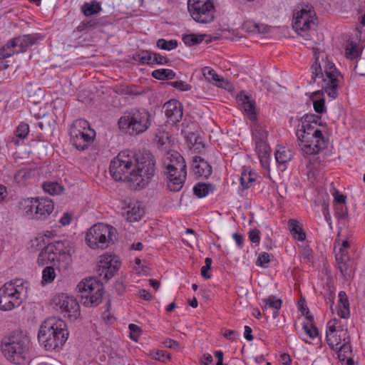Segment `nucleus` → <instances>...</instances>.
<instances>
[{"mask_svg":"<svg viewBox=\"0 0 365 365\" xmlns=\"http://www.w3.org/2000/svg\"><path fill=\"white\" fill-rule=\"evenodd\" d=\"M71 244L68 240H58L49 243L39 253L38 264L44 266L48 263L53 266H46L42 272V283L52 282L56 277L54 266L61 270H66L71 264Z\"/></svg>","mask_w":365,"mask_h":365,"instance_id":"f257e3e1","label":"nucleus"},{"mask_svg":"<svg viewBox=\"0 0 365 365\" xmlns=\"http://www.w3.org/2000/svg\"><path fill=\"white\" fill-rule=\"evenodd\" d=\"M68 336L66 322L56 317L46 319L38 333V342L46 351H58L65 344Z\"/></svg>","mask_w":365,"mask_h":365,"instance_id":"f03ea898","label":"nucleus"},{"mask_svg":"<svg viewBox=\"0 0 365 365\" xmlns=\"http://www.w3.org/2000/svg\"><path fill=\"white\" fill-rule=\"evenodd\" d=\"M29 338L24 331L15 330L1 340V351L11 362L21 365L29 358Z\"/></svg>","mask_w":365,"mask_h":365,"instance_id":"7ed1b4c3","label":"nucleus"},{"mask_svg":"<svg viewBox=\"0 0 365 365\" xmlns=\"http://www.w3.org/2000/svg\"><path fill=\"white\" fill-rule=\"evenodd\" d=\"M133 168L130 178L135 189L143 188L155 174V159L148 151H139L133 156Z\"/></svg>","mask_w":365,"mask_h":365,"instance_id":"20e7f679","label":"nucleus"},{"mask_svg":"<svg viewBox=\"0 0 365 365\" xmlns=\"http://www.w3.org/2000/svg\"><path fill=\"white\" fill-rule=\"evenodd\" d=\"M313 52L315 56V61L311 66L312 78L309 83H314L317 78H323L324 84L322 88L329 97L335 98L338 95V76L340 75V73L333 63L327 62L324 66V73L319 61V49L313 48Z\"/></svg>","mask_w":365,"mask_h":365,"instance_id":"39448f33","label":"nucleus"},{"mask_svg":"<svg viewBox=\"0 0 365 365\" xmlns=\"http://www.w3.org/2000/svg\"><path fill=\"white\" fill-rule=\"evenodd\" d=\"M118 124L119 129L125 133L130 135H140L150 126V114L145 108H131L123 113Z\"/></svg>","mask_w":365,"mask_h":365,"instance_id":"423d86ee","label":"nucleus"},{"mask_svg":"<svg viewBox=\"0 0 365 365\" xmlns=\"http://www.w3.org/2000/svg\"><path fill=\"white\" fill-rule=\"evenodd\" d=\"M78 297L81 304L86 307H96L102 302L104 287L102 282L96 277L86 278L78 285Z\"/></svg>","mask_w":365,"mask_h":365,"instance_id":"0eeeda50","label":"nucleus"},{"mask_svg":"<svg viewBox=\"0 0 365 365\" xmlns=\"http://www.w3.org/2000/svg\"><path fill=\"white\" fill-rule=\"evenodd\" d=\"M116 230L113 227L103 223H97L90 227L86 235L87 245L93 250H104L114 243L113 237Z\"/></svg>","mask_w":365,"mask_h":365,"instance_id":"6e6552de","label":"nucleus"},{"mask_svg":"<svg viewBox=\"0 0 365 365\" xmlns=\"http://www.w3.org/2000/svg\"><path fill=\"white\" fill-rule=\"evenodd\" d=\"M69 134L71 143L78 150H86L96 136L95 130L84 119L76 120L71 126Z\"/></svg>","mask_w":365,"mask_h":365,"instance_id":"1a4fd4ad","label":"nucleus"},{"mask_svg":"<svg viewBox=\"0 0 365 365\" xmlns=\"http://www.w3.org/2000/svg\"><path fill=\"white\" fill-rule=\"evenodd\" d=\"M187 9L197 23L205 24L214 21L215 9L212 0H188Z\"/></svg>","mask_w":365,"mask_h":365,"instance_id":"9d476101","label":"nucleus"},{"mask_svg":"<svg viewBox=\"0 0 365 365\" xmlns=\"http://www.w3.org/2000/svg\"><path fill=\"white\" fill-rule=\"evenodd\" d=\"M316 13L313 8L306 6L299 11L294 12L292 19V27L300 36H310L316 26Z\"/></svg>","mask_w":365,"mask_h":365,"instance_id":"9b49d317","label":"nucleus"},{"mask_svg":"<svg viewBox=\"0 0 365 365\" xmlns=\"http://www.w3.org/2000/svg\"><path fill=\"white\" fill-rule=\"evenodd\" d=\"M133 157L125 156L119 153L110 164L109 171L110 175L115 181H125L132 183L130 178L133 174Z\"/></svg>","mask_w":365,"mask_h":365,"instance_id":"f8f14e48","label":"nucleus"},{"mask_svg":"<svg viewBox=\"0 0 365 365\" xmlns=\"http://www.w3.org/2000/svg\"><path fill=\"white\" fill-rule=\"evenodd\" d=\"M13 282L6 283L0 288V310L11 311L22 303L21 292Z\"/></svg>","mask_w":365,"mask_h":365,"instance_id":"ddd939ff","label":"nucleus"},{"mask_svg":"<svg viewBox=\"0 0 365 365\" xmlns=\"http://www.w3.org/2000/svg\"><path fill=\"white\" fill-rule=\"evenodd\" d=\"M299 147L306 155L317 154L321 150L327 147V141L322 131L315 129L312 136L304 137L302 139H298Z\"/></svg>","mask_w":365,"mask_h":365,"instance_id":"4468645a","label":"nucleus"},{"mask_svg":"<svg viewBox=\"0 0 365 365\" xmlns=\"http://www.w3.org/2000/svg\"><path fill=\"white\" fill-rule=\"evenodd\" d=\"M20 204L25 206L26 213H33L37 218L50 215L53 210V203L48 199H26L21 202Z\"/></svg>","mask_w":365,"mask_h":365,"instance_id":"2eb2a0df","label":"nucleus"},{"mask_svg":"<svg viewBox=\"0 0 365 365\" xmlns=\"http://www.w3.org/2000/svg\"><path fill=\"white\" fill-rule=\"evenodd\" d=\"M163 165L166 169L167 173L187 171L185 161L178 152L167 153L163 157Z\"/></svg>","mask_w":365,"mask_h":365,"instance_id":"dca6fc26","label":"nucleus"},{"mask_svg":"<svg viewBox=\"0 0 365 365\" xmlns=\"http://www.w3.org/2000/svg\"><path fill=\"white\" fill-rule=\"evenodd\" d=\"M301 128L296 132L297 139H302L304 137L312 136L315 126L320 125L322 118L315 114H306L300 119Z\"/></svg>","mask_w":365,"mask_h":365,"instance_id":"f3484780","label":"nucleus"},{"mask_svg":"<svg viewBox=\"0 0 365 365\" xmlns=\"http://www.w3.org/2000/svg\"><path fill=\"white\" fill-rule=\"evenodd\" d=\"M113 262V258L110 255L103 256L100 259L96 272L100 277L106 280L112 278L120 267V263L118 260Z\"/></svg>","mask_w":365,"mask_h":365,"instance_id":"a211bd4d","label":"nucleus"},{"mask_svg":"<svg viewBox=\"0 0 365 365\" xmlns=\"http://www.w3.org/2000/svg\"><path fill=\"white\" fill-rule=\"evenodd\" d=\"M43 36L40 34H31L20 35L11 40V46L18 48L19 52H26L27 48L33 46L38 40L42 39Z\"/></svg>","mask_w":365,"mask_h":365,"instance_id":"6ab92c4d","label":"nucleus"},{"mask_svg":"<svg viewBox=\"0 0 365 365\" xmlns=\"http://www.w3.org/2000/svg\"><path fill=\"white\" fill-rule=\"evenodd\" d=\"M163 108L165 115L173 123H177L182 120L183 110L182 105L180 101L171 99L164 104Z\"/></svg>","mask_w":365,"mask_h":365,"instance_id":"aec40b11","label":"nucleus"},{"mask_svg":"<svg viewBox=\"0 0 365 365\" xmlns=\"http://www.w3.org/2000/svg\"><path fill=\"white\" fill-rule=\"evenodd\" d=\"M236 100L248 115L250 120L252 122L257 121L255 101L252 98L251 96L247 95L244 91H241L237 95Z\"/></svg>","mask_w":365,"mask_h":365,"instance_id":"412c9836","label":"nucleus"},{"mask_svg":"<svg viewBox=\"0 0 365 365\" xmlns=\"http://www.w3.org/2000/svg\"><path fill=\"white\" fill-rule=\"evenodd\" d=\"M192 168L195 175L207 178L212 174V167L207 161L200 156H195L192 160Z\"/></svg>","mask_w":365,"mask_h":365,"instance_id":"4be33fe9","label":"nucleus"},{"mask_svg":"<svg viewBox=\"0 0 365 365\" xmlns=\"http://www.w3.org/2000/svg\"><path fill=\"white\" fill-rule=\"evenodd\" d=\"M168 187L170 191H180L185 182L187 171L174 173H167Z\"/></svg>","mask_w":365,"mask_h":365,"instance_id":"5701e85b","label":"nucleus"},{"mask_svg":"<svg viewBox=\"0 0 365 365\" xmlns=\"http://www.w3.org/2000/svg\"><path fill=\"white\" fill-rule=\"evenodd\" d=\"M256 152L258 155L260 163L265 170L269 169V158L271 149L266 141H259L255 143Z\"/></svg>","mask_w":365,"mask_h":365,"instance_id":"b1692460","label":"nucleus"},{"mask_svg":"<svg viewBox=\"0 0 365 365\" xmlns=\"http://www.w3.org/2000/svg\"><path fill=\"white\" fill-rule=\"evenodd\" d=\"M327 341L329 347L333 350H336L341 345V342L349 340V335L346 329H340L337 332L332 335L327 334Z\"/></svg>","mask_w":365,"mask_h":365,"instance_id":"393cba45","label":"nucleus"},{"mask_svg":"<svg viewBox=\"0 0 365 365\" xmlns=\"http://www.w3.org/2000/svg\"><path fill=\"white\" fill-rule=\"evenodd\" d=\"M339 310L338 315L343 319H346L349 315V303L348 297L345 292L341 291L339 293Z\"/></svg>","mask_w":365,"mask_h":365,"instance_id":"a878e982","label":"nucleus"},{"mask_svg":"<svg viewBox=\"0 0 365 365\" xmlns=\"http://www.w3.org/2000/svg\"><path fill=\"white\" fill-rule=\"evenodd\" d=\"M65 309L62 311L66 313L68 317H73L76 319L80 315V307L78 302L73 297L68 298V301L66 302Z\"/></svg>","mask_w":365,"mask_h":365,"instance_id":"bb28decb","label":"nucleus"},{"mask_svg":"<svg viewBox=\"0 0 365 365\" xmlns=\"http://www.w3.org/2000/svg\"><path fill=\"white\" fill-rule=\"evenodd\" d=\"M154 53L148 50H142L133 56V59L140 64L153 65Z\"/></svg>","mask_w":365,"mask_h":365,"instance_id":"cd10ccee","label":"nucleus"},{"mask_svg":"<svg viewBox=\"0 0 365 365\" xmlns=\"http://www.w3.org/2000/svg\"><path fill=\"white\" fill-rule=\"evenodd\" d=\"M29 125L26 123H21L16 130L15 137H13L11 140L9 141L8 145H18L19 144V140L16 138H20L21 140L24 139L29 134Z\"/></svg>","mask_w":365,"mask_h":365,"instance_id":"c85d7f7f","label":"nucleus"},{"mask_svg":"<svg viewBox=\"0 0 365 365\" xmlns=\"http://www.w3.org/2000/svg\"><path fill=\"white\" fill-rule=\"evenodd\" d=\"M289 230L294 238L299 241H304L306 239V234L302 227L299 225V222L294 219L288 221Z\"/></svg>","mask_w":365,"mask_h":365,"instance_id":"c756f323","label":"nucleus"},{"mask_svg":"<svg viewBox=\"0 0 365 365\" xmlns=\"http://www.w3.org/2000/svg\"><path fill=\"white\" fill-rule=\"evenodd\" d=\"M293 158V153L290 150L283 146L278 145L275 151V159L279 164H285Z\"/></svg>","mask_w":365,"mask_h":365,"instance_id":"7c9ffc66","label":"nucleus"},{"mask_svg":"<svg viewBox=\"0 0 365 365\" xmlns=\"http://www.w3.org/2000/svg\"><path fill=\"white\" fill-rule=\"evenodd\" d=\"M143 215V208L141 207L139 204H134L133 207H128V210L125 213V217L128 221L135 222L140 220Z\"/></svg>","mask_w":365,"mask_h":365,"instance_id":"2f4dec72","label":"nucleus"},{"mask_svg":"<svg viewBox=\"0 0 365 365\" xmlns=\"http://www.w3.org/2000/svg\"><path fill=\"white\" fill-rule=\"evenodd\" d=\"M214 187L211 183L198 182L193 187L194 194L199 198H202L212 192Z\"/></svg>","mask_w":365,"mask_h":365,"instance_id":"473e14b6","label":"nucleus"},{"mask_svg":"<svg viewBox=\"0 0 365 365\" xmlns=\"http://www.w3.org/2000/svg\"><path fill=\"white\" fill-rule=\"evenodd\" d=\"M151 75L155 79L160 81H168L175 78L176 74L172 69L160 68L154 70Z\"/></svg>","mask_w":365,"mask_h":365,"instance_id":"72a5a7b5","label":"nucleus"},{"mask_svg":"<svg viewBox=\"0 0 365 365\" xmlns=\"http://www.w3.org/2000/svg\"><path fill=\"white\" fill-rule=\"evenodd\" d=\"M81 10L85 16H88L100 12L101 7L98 1H92L91 3H85L81 6Z\"/></svg>","mask_w":365,"mask_h":365,"instance_id":"f704fd0d","label":"nucleus"},{"mask_svg":"<svg viewBox=\"0 0 365 365\" xmlns=\"http://www.w3.org/2000/svg\"><path fill=\"white\" fill-rule=\"evenodd\" d=\"M202 73L204 76L209 79V80H213L216 82L219 83V86L223 87L224 85L222 83H226V84H229L230 83L227 81H225V79L222 77H220L219 75H217L215 71L210 68V67H205L202 69Z\"/></svg>","mask_w":365,"mask_h":365,"instance_id":"c9c22d12","label":"nucleus"},{"mask_svg":"<svg viewBox=\"0 0 365 365\" xmlns=\"http://www.w3.org/2000/svg\"><path fill=\"white\" fill-rule=\"evenodd\" d=\"M43 189L50 195L61 194L64 190L63 187L57 182H45L43 184Z\"/></svg>","mask_w":365,"mask_h":365,"instance_id":"e433bc0d","label":"nucleus"},{"mask_svg":"<svg viewBox=\"0 0 365 365\" xmlns=\"http://www.w3.org/2000/svg\"><path fill=\"white\" fill-rule=\"evenodd\" d=\"M282 300L277 299L274 296H269V297L263 299L262 310L267 311L268 308H273L274 309H279L282 307Z\"/></svg>","mask_w":365,"mask_h":365,"instance_id":"4c0bfd02","label":"nucleus"},{"mask_svg":"<svg viewBox=\"0 0 365 365\" xmlns=\"http://www.w3.org/2000/svg\"><path fill=\"white\" fill-rule=\"evenodd\" d=\"M254 123L252 135L255 138V143H259V141H266L267 132L261 125H259L257 121Z\"/></svg>","mask_w":365,"mask_h":365,"instance_id":"58836bf2","label":"nucleus"},{"mask_svg":"<svg viewBox=\"0 0 365 365\" xmlns=\"http://www.w3.org/2000/svg\"><path fill=\"white\" fill-rule=\"evenodd\" d=\"M337 351L338 358L340 361H345L348 356H351V346L349 340L339 346Z\"/></svg>","mask_w":365,"mask_h":365,"instance_id":"ea45409f","label":"nucleus"},{"mask_svg":"<svg viewBox=\"0 0 365 365\" xmlns=\"http://www.w3.org/2000/svg\"><path fill=\"white\" fill-rule=\"evenodd\" d=\"M157 46L163 50L171 51L178 46V41L176 40L167 41L164 38H160L157 41Z\"/></svg>","mask_w":365,"mask_h":365,"instance_id":"a19ab883","label":"nucleus"},{"mask_svg":"<svg viewBox=\"0 0 365 365\" xmlns=\"http://www.w3.org/2000/svg\"><path fill=\"white\" fill-rule=\"evenodd\" d=\"M205 35L187 34L182 37V40L186 45L191 46L201 43Z\"/></svg>","mask_w":365,"mask_h":365,"instance_id":"79ce46f5","label":"nucleus"},{"mask_svg":"<svg viewBox=\"0 0 365 365\" xmlns=\"http://www.w3.org/2000/svg\"><path fill=\"white\" fill-rule=\"evenodd\" d=\"M68 298L69 297L66 294L61 293L53 297V302L55 306L58 307L60 309L63 311L66 304V302L68 301Z\"/></svg>","mask_w":365,"mask_h":365,"instance_id":"37998d69","label":"nucleus"},{"mask_svg":"<svg viewBox=\"0 0 365 365\" xmlns=\"http://www.w3.org/2000/svg\"><path fill=\"white\" fill-rule=\"evenodd\" d=\"M359 50L358 48V46L356 43L351 41L349 43L346 48V54L348 58H357L359 55Z\"/></svg>","mask_w":365,"mask_h":365,"instance_id":"c03bdc74","label":"nucleus"},{"mask_svg":"<svg viewBox=\"0 0 365 365\" xmlns=\"http://www.w3.org/2000/svg\"><path fill=\"white\" fill-rule=\"evenodd\" d=\"M150 356L152 359L159 360L163 363H165L170 358V354L163 350L153 351L150 352Z\"/></svg>","mask_w":365,"mask_h":365,"instance_id":"a18cd8bd","label":"nucleus"},{"mask_svg":"<svg viewBox=\"0 0 365 365\" xmlns=\"http://www.w3.org/2000/svg\"><path fill=\"white\" fill-rule=\"evenodd\" d=\"M240 180L242 188L247 189L250 187V184L255 181V178L251 176L250 173L242 172Z\"/></svg>","mask_w":365,"mask_h":365,"instance_id":"49530a36","label":"nucleus"},{"mask_svg":"<svg viewBox=\"0 0 365 365\" xmlns=\"http://www.w3.org/2000/svg\"><path fill=\"white\" fill-rule=\"evenodd\" d=\"M168 84L179 91H187L191 90L192 86L183 81H176L168 83Z\"/></svg>","mask_w":365,"mask_h":365,"instance_id":"de8ad7c7","label":"nucleus"},{"mask_svg":"<svg viewBox=\"0 0 365 365\" xmlns=\"http://www.w3.org/2000/svg\"><path fill=\"white\" fill-rule=\"evenodd\" d=\"M11 40L9 41L6 44L0 48V60H4L14 55V52H10L8 51L9 48H14V47L11 46Z\"/></svg>","mask_w":365,"mask_h":365,"instance_id":"09e8293b","label":"nucleus"},{"mask_svg":"<svg viewBox=\"0 0 365 365\" xmlns=\"http://www.w3.org/2000/svg\"><path fill=\"white\" fill-rule=\"evenodd\" d=\"M128 327L130 330V338L134 341H138L141 334V329L134 324H130Z\"/></svg>","mask_w":365,"mask_h":365,"instance_id":"8fccbe9b","label":"nucleus"},{"mask_svg":"<svg viewBox=\"0 0 365 365\" xmlns=\"http://www.w3.org/2000/svg\"><path fill=\"white\" fill-rule=\"evenodd\" d=\"M336 215L339 219L344 220L348 217V209L346 205H336L335 207Z\"/></svg>","mask_w":365,"mask_h":365,"instance_id":"3c124183","label":"nucleus"},{"mask_svg":"<svg viewBox=\"0 0 365 365\" xmlns=\"http://www.w3.org/2000/svg\"><path fill=\"white\" fill-rule=\"evenodd\" d=\"M302 327L304 331L306 332L307 335H309L310 338L313 339L318 336L319 331L318 329L314 325L311 324L310 326H309L308 324L304 323Z\"/></svg>","mask_w":365,"mask_h":365,"instance_id":"603ef678","label":"nucleus"},{"mask_svg":"<svg viewBox=\"0 0 365 365\" xmlns=\"http://www.w3.org/2000/svg\"><path fill=\"white\" fill-rule=\"evenodd\" d=\"M212 259L210 257H206L205 259V265L201 268V275L205 279H210L211 275L207 273V271L211 269Z\"/></svg>","mask_w":365,"mask_h":365,"instance_id":"864d4df0","label":"nucleus"},{"mask_svg":"<svg viewBox=\"0 0 365 365\" xmlns=\"http://www.w3.org/2000/svg\"><path fill=\"white\" fill-rule=\"evenodd\" d=\"M354 71L356 74L365 76V60L359 58L356 62Z\"/></svg>","mask_w":365,"mask_h":365,"instance_id":"5fc2aeb1","label":"nucleus"},{"mask_svg":"<svg viewBox=\"0 0 365 365\" xmlns=\"http://www.w3.org/2000/svg\"><path fill=\"white\" fill-rule=\"evenodd\" d=\"M335 258L337 263H344V261H347L349 259L347 250L340 247L339 252L336 253Z\"/></svg>","mask_w":365,"mask_h":365,"instance_id":"6e6d98bb","label":"nucleus"},{"mask_svg":"<svg viewBox=\"0 0 365 365\" xmlns=\"http://www.w3.org/2000/svg\"><path fill=\"white\" fill-rule=\"evenodd\" d=\"M314 109L317 113H324L326 112L325 101L324 98L314 101Z\"/></svg>","mask_w":365,"mask_h":365,"instance_id":"4d7b16f0","label":"nucleus"},{"mask_svg":"<svg viewBox=\"0 0 365 365\" xmlns=\"http://www.w3.org/2000/svg\"><path fill=\"white\" fill-rule=\"evenodd\" d=\"M29 173L26 170H19L16 172L14 175V180L20 184L24 181L27 178Z\"/></svg>","mask_w":365,"mask_h":365,"instance_id":"13d9d810","label":"nucleus"},{"mask_svg":"<svg viewBox=\"0 0 365 365\" xmlns=\"http://www.w3.org/2000/svg\"><path fill=\"white\" fill-rule=\"evenodd\" d=\"M269 262V255L264 252L259 254L256 264L259 267H264V264H268Z\"/></svg>","mask_w":365,"mask_h":365,"instance_id":"bf43d9fd","label":"nucleus"},{"mask_svg":"<svg viewBox=\"0 0 365 365\" xmlns=\"http://www.w3.org/2000/svg\"><path fill=\"white\" fill-rule=\"evenodd\" d=\"M154 63L157 64H166L170 62V59L168 58L166 56H163L158 53H154Z\"/></svg>","mask_w":365,"mask_h":365,"instance_id":"052dcab7","label":"nucleus"},{"mask_svg":"<svg viewBox=\"0 0 365 365\" xmlns=\"http://www.w3.org/2000/svg\"><path fill=\"white\" fill-rule=\"evenodd\" d=\"M259 230L257 229L251 230L249 232V237L252 242L259 243L260 241Z\"/></svg>","mask_w":365,"mask_h":365,"instance_id":"680f3d73","label":"nucleus"},{"mask_svg":"<svg viewBox=\"0 0 365 365\" xmlns=\"http://www.w3.org/2000/svg\"><path fill=\"white\" fill-rule=\"evenodd\" d=\"M163 344H164L165 347L173 349H176L180 347L179 342L175 340L171 339H168L165 340L163 341Z\"/></svg>","mask_w":365,"mask_h":365,"instance_id":"e2e57ef3","label":"nucleus"},{"mask_svg":"<svg viewBox=\"0 0 365 365\" xmlns=\"http://www.w3.org/2000/svg\"><path fill=\"white\" fill-rule=\"evenodd\" d=\"M192 138H194V143L192 144V146H194L195 149H200L204 147L202 138L199 135H196L195 133H192Z\"/></svg>","mask_w":365,"mask_h":365,"instance_id":"0e129e2a","label":"nucleus"},{"mask_svg":"<svg viewBox=\"0 0 365 365\" xmlns=\"http://www.w3.org/2000/svg\"><path fill=\"white\" fill-rule=\"evenodd\" d=\"M71 219H72L71 215L68 212H65L63 214V215L61 217V218L60 219L59 222L63 226L68 225L71 223Z\"/></svg>","mask_w":365,"mask_h":365,"instance_id":"69168bd1","label":"nucleus"},{"mask_svg":"<svg viewBox=\"0 0 365 365\" xmlns=\"http://www.w3.org/2000/svg\"><path fill=\"white\" fill-rule=\"evenodd\" d=\"M346 197L343 194H339L338 192L334 196V200L338 203V205H345Z\"/></svg>","mask_w":365,"mask_h":365,"instance_id":"338daca9","label":"nucleus"},{"mask_svg":"<svg viewBox=\"0 0 365 365\" xmlns=\"http://www.w3.org/2000/svg\"><path fill=\"white\" fill-rule=\"evenodd\" d=\"M139 297L141 299H143L147 301H150L153 298V296L151 295V294L145 289H140L139 291Z\"/></svg>","mask_w":365,"mask_h":365,"instance_id":"774afa93","label":"nucleus"}]
</instances>
